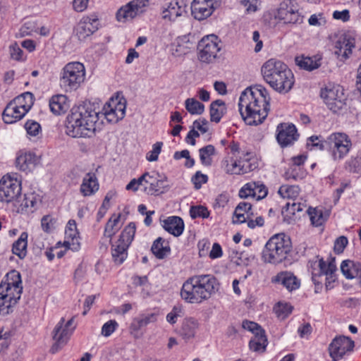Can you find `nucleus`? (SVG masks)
Returning a JSON list of instances; mask_svg holds the SVG:
<instances>
[{"instance_id":"5701e85b","label":"nucleus","mask_w":361,"mask_h":361,"mask_svg":"<svg viewBox=\"0 0 361 361\" xmlns=\"http://www.w3.org/2000/svg\"><path fill=\"white\" fill-rule=\"evenodd\" d=\"M276 131L277 141L282 147L293 145L299 137L297 129L293 124L281 123L277 126Z\"/></svg>"},{"instance_id":"f8f14e48","label":"nucleus","mask_w":361,"mask_h":361,"mask_svg":"<svg viewBox=\"0 0 361 361\" xmlns=\"http://www.w3.org/2000/svg\"><path fill=\"white\" fill-rule=\"evenodd\" d=\"M219 42L218 37L215 35L202 37L197 44L198 59L205 63H213L221 50Z\"/></svg>"},{"instance_id":"9d476101","label":"nucleus","mask_w":361,"mask_h":361,"mask_svg":"<svg viewBox=\"0 0 361 361\" xmlns=\"http://www.w3.org/2000/svg\"><path fill=\"white\" fill-rule=\"evenodd\" d=\"M136 226L135 223H129L121 232L117 241L112 244L111 255L115 263L122 264L128 256V248L134 239Z\"/></svg>"},{"instance_id":"bf43d9fd","label":"nucleus","mask_w":361,"mask_h":361,"mask_svg":"<svg viewBox=\"0 0 361 361\" xmlns=\"http://www.w3.org/2000/svg\"><path fill=\"white\" fill-rule=\"evenodd\" d=\"M307 207L306 202L302 201V200H295L293 202H288L286 204V209L288 212L292 214H295V212H302Z\"/></svg>"},{"instance_id":"a18cd8bd","label":"nucleus","mask_w":361,"mask_h":361,"mask_svg":"<svg viewBox=\"0 0 361 361\" xmlns=\"http://www.w3.org/2000/svg\"><path fill=\"white\" fill-rule=\"evenodd\" d=\"M215 147L212 145H208L199 149L200 159L201 163L204 166H210L212 162V157L215 154Z\"/></svg>"},{"instance_id":"20e7f679","label":"nucleus","mask_w":361,"mask_h":361,"mask_svg":"<svg viewBox=\"0 0 361 361\" xmlns=\"http://www.w3.org/2000/svg\"><path fill=\"white\" fill-rule=\"evenodd\" d=\"M261 72L264 80L280 94L288 93L294 85L292 71L279 60L271 59L267 61L262 66Z\"/></svg>"},{"instance_id":"b1692460","label":"nucleus","mask_w":361,"mask_h":361,"mask_svg":"<svg viewBox=\"0 0 361 361\" xmlns=\"http://www.w3.org/2000/svg\"><path fill=\"white\" fill-rule=\"evenodd\" d=\"M80 234L75 220L68 221L65 228V240L63 246L73 251H78L80 248Z\"/></svg>"},{"instance_id":"7c9ffc66","label":"nucleus","mask_w":361,"mask_h":361,"mask_svg":"<svg viewBox=\"0 0 361 361\" xmlns=\"http://www.w3.org/2000/svg\"><path fill=\"white\" fill-rule=\"evenodd\" d=\"M163 228L174 236L180 235L184 230V223L180 217L171 216L162 221Z\"/></svg>"},{"instance_id":"6e6d98bb","label":"nucleus","mask_w":361,"mask_h":361,"mask_svg":"<svg viewBox=\"0 0 361 361\" xmlns=\"http://www.w3.org/2000/svg\"><path fill=\"white\" fill-rule=\"evenodd\" d=\"M25 129L30 137H37L41 132L39 123L32 120H29L25 123Z\"/></svg>"},{"instance_id":"2eb2a0df","label":"nucleus","mask_w":361,"mask_h":361,"mask_svg":"<svg viewBox=\"0 0 361 361\" xmlns=\"http://www.w3.org/2000/svg\"><path fill=\"white\" fill-rule=\"evenodd\" d=\"M275 18L284 23L300 24L303 22V16L292 0H283L280 4Z\"/></svg>"},{"instance_id":"473e14b6","label":"nucleus","mask_w":361,"mask_h":361,"mask_svg":"<svg viewBox=\"0 0 361 361\" xmlns=\"http://www.w3.org/2000/svg\"><path fill=\"white\" fill-rule=\"evenodd\" d=\"M295 61L298 66L309 71L317 69L321 66V57L318 56L312 57L299 56L295 57Z\"/></svg>"},{"instance_id":"f257e3e1","label":"nucleus","mask_w":361,"mask_h":361,"mask_svg":"<svg viewBox=\"0 0 361 361\" xmlns=\"http://www.w3.org/2000/svg\"><path fill=\"white\" fill-rule=\"evenodd\" d=\"M270 101L268 90L260 85L244 90L239 98L238 109L245 123L249 126L262 123L270 110Z\"/></svg>"},{"instance_id":"aec40b11","label":"nucleus","mask_w":361,"mask_h":361,"mask_svg":"<svg viewBox=\"0 0 361 361\" xmlns=\"http://www.w3.org/2000/svg\"><path fill=\"white\" fill-rule=\"evenodd\" d=\"M215 0H193L191 3V14L198 20L209 17L216 7Z\"/></svg>"},{"instance_id":"680f3d73","label":"nucleus","mask_w":361,"mask_h":361,"mask_svg":"<svg viewBox=\"0 0 361 361\" xmlns=\"http://www.w3.org/2000/svg\"><path fill=\"white\" fill-rule=\"evenodd\" d=\"M55 225L54 219L50 215H46L42 217L41 220V226L44 231L50 233L54 228Z\"/></svg>"},{"instance_id":"6e6552de","label":"nucleus","mask_w":361,"mask_h":361,"mask_svg":"<svg viewBox=\"0 0 361 361\" xmlns=\"http://www.w3.org/2000/svg\"><path fill=\"white\" fill-rule=\"evenodd\" d=\"M352 148L349 136L343 133H334L326 139V149L334 161L343 159Z\"/></svg>"},{"instance_id":"4c0bfd02","label":"nucleus","mask_w":361,"mask_h":361,"mask_svg":"<svg viewBox=\"0 0 361 361\" xmlns=\"http://www.w3.org/2000/svg\"><path fill=\"white\" fill-rule=\"evenodd\" d=\"M226 112V104L221 99L215 100L210 104V118L212 121L219 123Z\"/></svg>"},{"instance_id":"864d4df0","label":"nucleus","mask_w":361,"mask_h":361,"mask_svg":"<svg viewBox=\"0 0 361 361\" xmlns=\"http://www.w3.org/2000/svg\"><path fill=\"white\" fill-rule=\"evenodd\" d=\"M190 215L193 219L198 217L205 219L209 217V212L207 207L202 205L192 206L190 209Z\"/></svg>"},{"instance_id":"5fc2aeb1","label":"nucleus","mask_w":361,"mask_h":361,"mask_svg":"<svg viewBox=\"0 0 361 361\" xmlns=\"http://www.w3.org/2000/svg\"><path fill=\"white\" fill-rule=\"evenodd\" d=\"M293 307L288 303L279 302L274 307V312L281 319H285L292 312Z\"/></svg>"},{"instance_id":"49530a36","label":"nucleus","mask_w":361,"mask_h":361,"mask_svg":"<svg viewBox=\"0 0 361 361\" xmlns=\"http://www.w3.org/2000/svg\"><path fill=\"white\" fill-rule=\"evenodd\" d=\"M267 345V338L264 333L254 335L251 338L249 346L253 351H263Z\"/></svg>"},{"instance_id":"dca6fc26","label":"nucleus","mask_w":361,"mask_h":361,"mask_svg":"<svg viewBox=\"0 0 361 361\" xmlns=\"http://www.w3.org/2000/svg\"><path fill=\"white\" fill-rule=\"evenodd\" d=\"M64 322V318H61L53 331V339L56 343L51 348L52 353H55L61 348V345L67 342L75 329V326H72L73 323V318L69 319L66 324Z\"/></svg>"},{"instance_id":"de8ad7c7","label":"nucleus","mask_w":361,"mask_h":361,"mask_svg":"<svg viewBox=\"0 0 361 361\" xmlns=\"http://www.w3.org/2000/svg\"><path fill=\"white\" fill-rule=\"evenodd\" d=\"M186 110L192 115H200L204 111V106L194 98H188L185 101Z\"/></svg>"},{"instance_id":"e2e57ef3","label":"nucleus","mask_w":361,"mask_h":361,"mask_svg":"<svg viewBox=\"0 0 361 361\" xmlns=\"http://www.w3.org/2000/svg\"><path fill=\"white\" fill-rule=\"evenodd\" d=\"M242 326L243 329L251 331L254 335L264 333V331L258 324L254 322L245 320L243 322Z\"/></svg>"},{"instance_id":"c85d7f7f","label":"nucleus","mask_w":361,"mask_h":361,"mask_svg":"<svg viewBox=\"0 0 361 361\" xmlns=\"http://www.w3.org/2000/svg\"><path fill=\"white\" fill-rule=\"evenodd\" d=\"M99 188V184L97 176L93 173H87L82 178L80 187V192L84 197L94 195Z\"/></svg>"},{"instance_id":"e433bc0d","label":"nucleus","mask_w":361,"mask_h":361,"mask_svg":"<svg viewBox=\"0 0 361 361\" xmlns=\"http://www.w3.org/2000/svg\"><path fill=\"white\" fill-rule=\"evenodd\" d=\"M27 233L23 232L13 244L12 252L20 259H23L27 255Z\"/></svg>"},{"instance_id":"09e8293b","label":"nucleus","mask_w":361,"mask_h":361,"mask_svg":"<svg viewBox=\"0 0 361 361\" xmlns=\"http://www.w3.org/2000/svg\"><path fill=\"white\" fill-rule=\"evenodd\" d=\"M1 284H5L13 288H16V286L23 287L20 273L16 270L11 271L6 274L5 280Z\"/></svg>"},{"instance_id":"cd10ccee","label":"nucleus","mask_w":361,"mask_h":361,"mask_svg":"<svg viewBox=\"0 0 361 361\" xmlns=\"http://www.w3.org/2000/svg\"><path fill=\"white\" fill-rule=\"evenodd\" d=\"M341 270L348 279H355L361 287V264L352 260H344L341 264Z\"/></svg>"},{"instance_id":"f3484780","label":"nucleus","mask_w":361,"mask_h":361,"mask_svg":"<svg viewBox=\"0 0 361 361\" xmlns=\"http://www.w3.org/2000/svg\"><path fill=\"white\" fill-rule=\"evenodd\" d=\"M354 341L345 336L335 338L329 346L330 357L333 361H339L348 353L353 350Z\"/></svg>"},{"instance_id":"bb28decb","label":"nucleus","mask_w":361,"mask_h":361,"mask_svg":"<svg viewBox=\"0 0 361 361\" xmlns=\"http://www.w3.org/2000/svg\"><path fill=\"white\" fill-rule=\"evenodd\" d=\"M38 157L31 152H20L16 159V167L22 171H30L38 164Z\"/></svg>"},{"instance_id":"a19ab883","label":"nucleus","mask_w":361,"mask_h":361,"mask_svg":"<svg viewBox=\"0 0 361 361\" xmlns=\"http://www.w3.org/2000/svg\"><path fill=\"white\" fill-rule=\"evenodd\" d=\"M224 171L228 174H243L239 159L226 157L222 162Z\"/></svg>"},{"instance_id":"c9c22d12","label":"nucleus","mask_w":361,"mask_h":361,"mask_svg":"<svg viewBox=\"0 0 361 361\" xmlns=\"http://www.w3.org/2000/svg\"><path fill=\"white\" fill-rule=\"evenodd\" d=\"M252 209V205L248 202H240L236 207L233 217V222L234 224H242L247 221L249 218V213Z\"/></svg>"},{"instance_id":"8fccbe9b","label":"nucleus","mask_w":361,"mask_h":361,"mask_svg":"<svg viewBox=\"0 0 361 361\" xmlns=\"http://www.w3.org/2000/svg\"><path fill=\"white\" fill-rule=\"evenodd\" d=\"M23 291V287L16 286L13 288L11 286H6L5 284H0V295L4 294V297L9 298L10 300L13 299V295L16 296V301L20 298L21 293Z\"/></svg>"},{"instance_id":"0e129e2a","label":"nucleus","mask_w":361,"mask_h":361,"mask_svg":"<svg viewBox=\"0 0 361 361\" xmlns=\"http://www.w3.org/2000/svg\"><path fill=\"white\" fill-rule=\"evenodd\" d=\"M162 147V142H156L152 146V149L149 151L147 155L146 159L149 161H157L159 157V154L161 152Z\"/></svg>"},{"instance_id":"58836bf2","label":"nucleus","mask_w":361,"mask_h":361,"mask_svg":"<svg viewBox=\"0 0 361 361\" xmlns=\"http://www.w3.org/2000/svg\"><path fill=\"white\" fill-rule=\"evenodd\" d=\"M157 321V314L154 313L143 314L135 318L130 324L131 331H138L150 323Z\"/></svg>"},{"instance_id":"f704fd0d","label":"nucleus","mask_w":361,"mask_h":361,"mask_svg":"<svg viewBox=\"0 0 361 361\" xmlns=\"http://www.w3.org/2000/svg\"><path fill=\"white\" fill-rule=\"evenodd\" d=\"M199 327L197 321L193 318L185 319L180 329V335L185 340H188L195 336Z\"/></svg>"},{"instance_id":"a878e982","label":"nucleus","mask_w":361,"mask_h":361,"mask_svg":"<svg viewBox=\"0 0 361 361\" xmlns=\"http://www.w3.org/2000/svg\"><path fill=\"white\" fill-rule=\"evenodd\" d=\"M272 283L283 285L288 291L298 289L300 286V281L291 272L281 271L271 279Z\"/></svg>"},{"instance_id":"69168bd1","label":"nucleus","mask_w":361,"mask_h":361,"mask_svg":"<svg viewBox=\"0 0 361 361\" xmlns=\"http://www.w3.org/2000/svg\"><path fill=\"white\" fill-rule=\"evenodd\" d=\"M207 180V176L202 173L200 171L196 172V173L192 178V181L196 189H200L202 184L206 183Z\"/></svg>"},{"instance_id":"603ef678","label":"nucleus","mask_w":361,"mask_h":361,"mask_svg":"<svg viewBox=\"0 0 361 361\" xmlns=\"http://www.w3.org/2000/svg\"><path fill=\"white\" fill-rule=\"evenodd\" d=\"M307 145L310 150L326 149V140H322L321 137L312 136L307 139Z\"/></svg>"},{"instance_id":"ea45409f","label":"nucleus","mask_w":361,"mask_h":361,"mask_svg":"<svg viewBox=\"0 0 361 361\" xmlns=\"http://www.w3.org/2000/svg\"><path fill=\"white\" fill-rule=\"evenodd\" d=\"M164 244V240L161 238L156 239L151 247L152 253L159 259L164 258L170 252V247L167 243Z\"/></svg>"},{"instance_id":"72a5a7b5","label":"nucleus","mask_w":361,"mask_h":361,"mask_svg":"<svg viewBox=\"0 0 361 361\" xmlns=\"http://www.w3.org/2000/svg\"><path fill=\"white\" fill-rule=\"evenodd\" d=\"M355 38L349 34H345L336 42L335 48L343 49L344 58H348L352 54V49L355 47Z\"/></svg>"},{"instance_id":"423d86ee","label":"nucleus","mask_w":361,"mask_h":361,"mask_svg":"<svg viewBox=\"0 0 361 361\" xmlns=\"http://www.w3.org/2000/svg\"><path fill=\"white\" fill-rule=\"evenodd\" d=\"M85 78L83 63L74 61L68 63L60 73L59 85L66 92H71L79 88Z\"/></svg>"},{"instance_id":"0eeeda50","label":"nucleus","mask_w":361,"mask_h":361,"mask_svg":"<svg viewBox=\"0 0 361 361\" xmlns=\"http://www.w3.org/2000/svg\"><path fill=\"white\" fill-rule=\"evenodd\" d=\"M34 104V97L30 92H25L16 97L5 108L3 120L6 123H14L21 120Z\"/></svg>"},{"instance_id":"39448f33","label":"nucleus","mask_w":361,"mask_h":361,"mask_svg":"<svg viewBox=\"0 0 361 361\" xmlns=\"http://www.w3.org/2000/svg\"><path fill=\"white\" fill-rule=\"evenodd\" d=\"M291 242L284 233L273 235L266 243L262 251L264 262L277 264L286 259L290 251Z\"/></svg>"},{"instance_id":"393cba45","label":"nucleus","mask_w":361,"mask_h":361,"mask_svg":"<svg viewBox=\"0 0 361 361\" xmlns=\"http://www.w3.org/2000/svg\"><path fill=\"white\" fill-rule=\"evenodd\" d=\"M184 0H172L161 13L162 18L167 21H175L178 17L186 13Z\"/></svg>"},{"instance_id":"412c9836","label":"nucleus","mask_w":361,"mask_h":361,"mask_svg":"<svg viewBox=\"0 0 361 361\" xmlns=\"http://www.w3.org/2000/svg\"><path fill=\"white\" fill-rule=\"evenodd\" d=\"M268 189L266 185L260 181H252L245 184L239 190L240 198L252 197L260 200L267 197Z\"/></svg>"},{"instance_id":"37998d69","label":"nucleus","mask_w":361,"mask_h":361,"mask_svg":"<svg viewBox=\"0 0 361 361\" xmlns=\"http://www.w3.org/2000/svg\"><path fill=\"white\" fill-rule=\"evenodd\" d=\"M300 192V189L298 185H283L278 190V193L281 197L290 199L293 201L297 200Z\"/></svg>"},{"instance_id":"79ce46f5","label":"nucleus","mask_w":361,"mask_h":361,"mask_svg":"<svg viewBox=\"0 0 361 361\" xmlns=\"http://www.w3.org/2000/svg\"><path fill=\"white\" fill-rule=\"evenodd\" d=\"M239 161L241 165L240 167L243 171V174L253 171L257 166L255 159L252 157L250 152L243 153L242 156L240 157Z\"/></svg>"},{"instance_id":"4468645a","label":"nucleus","mask_w":361,"mask_h":361,"mask_svg":"<svg viewBox=\"0 0 361 361\" xmlns=\"http://www.w3.org/2000/svg\"><path fill=\"white\" fill-rule=\"evenodd\" d=\"M142 180H144L143 191L149 195H159L169 189L166 177L159 173L146 172L142 175Z\"/></svg>"},{"instance_id":"a211bd4d","label":"nucleus","mask_w":361,"mask_h":361,"mask_svg":"<svg viewBox=\"0 0 361 361\" xmlns=\"http://www.w3.org/2000/svg\"><path fill=\"white\" fill-rule=\"evenodd\" d=\"M309 268L311 269L312 280L314 283H319L317 277L325 275L326 279L332 277V274L336 269L334 260L326 263L323 259L317 257L314 259L309 262Z\"/></svg>"},{"instance_id":"2f4dec72","label":"nucleus","mask_w":361,"mask_h":361,"mask_svg":"<svg viewBox=\"0 0 361 361\" xmlns=\"http://www.w3.org/2000/svg\"><path fill=\"white\" fill-rule=\"evenodd\" d=\"M307 213L310 216L311 224L316 227L322 226L329 216V212L323 208L309 207Z\"/></svg>"},{"instance_id":"1a4fd4ad","label":"nucleus","mask_w":361,"mask_h":361,"mask_svg":"<svg viewBox=\"0 0 361 361\" xmlns=\"http://www.w3.org/2000/svg\"><path fill=\"white\" fill-rule=\"evenodd\" d=\"M320 95L327 107L334 113L338 112L346 105L347 96L344 88L338 84L327 83L321 90Z\"/></svg>"},{"instance_id":"9b49d317","label":"nucleus","mask_w":361,"mask_h":361,"mask_svg":"<svg viewBox=\"0 0 361 361\" xmlns=\"http://www.w3.org/2000/svg\"><path fill=\"white\" fill-rule=\"evenodd\" d=\"M20 193L21 180L18 173H7L0 179V201L11 202Z\"/></svg>"},{"instance_id":"774afa93","label":"nucleus","mask_w":361,"mask_h":361,"mask_svg":"<svg viewBox=\"0 0 361 361\" xmlns=\"http://www.w3.org/2000/svg\"><path fill=\"white\" fill-rule=\"evenodd\" d=\"M11 57L14 60H21L23 56V51L20 47L14 43L9 47Z\"/></svg>"},{"instance_id":"338daca9","label":"nucleus","mask_w":361,"mask_h":361,"mask_svg":"<svg viewBox=\"0 0 361 361\" xmlns=\"http://www.w3.org/2000/svg\"><path fill=\"white\" fill-rule=\"evenodd\" d=\"M241 4L245 8L247 13H252L258 10L259 4L257 0H243Z\"/></svg>"},{"instance_id":"6ab92c4d","label":"nucleus","mask_w":361,"mask_h":361,"mask_svg":"<svg viewBox=\"0 0 361 361\" xmlns=\"http://www.w3.org/2000/svg\"><path fill=\"white\" fill-rule=\"evenodd\" d=\"M99 25L96 15L83 16L75 27V35L80 40H84L99 29Z\"/></svg>"},{"instance_id":"3c124183","label":"nucleus","mask_w":361,"mask_h":361,"mask_svg":"<svg viewBox=\"0 0 361 361\" xmlns=\"http://www.w3.org/2000/svg\"><path fill=\"white\" fill-rule=\"evenodd\" d=\"M17 303L16 297L13 295V299L4 297V295H0V314H8L12 310V307Z\"/></svg>"},{"instance_id":"13d9d810","label":"nucleus","mask_w":361,"mask_h":361,"mask_svg":"<svg viewBox=\"0 0 361 361\" xmlns=\"http://www.w3.org/2000/svg\"><path fill=\"white\" fill-rule=\"evenodd\" d=\"M118 328V322L111 319L104 323L102 327L101 334L104 337L110 336Z\"/></svg>"},{"instance_id":"4be33fe9","label":"nucleus","mask_w":361,"mask_h":361,"mask_svg":"<svg viewBox=\"0 0 361 361\" xmlns=\"http://www.w3.org/2000/svg\"><path fill=\"white\" fill-rule=\"evenodd\" d=\"M146 4L147 1L145 0H133L118 11L116 13L117 20L121 22L132 20L137 15L143 12Z\"/></svg>"},{"instance_id":"c756f323","label":"nucleus","mask_w":361,"mask_h":361,"mask_svg":"<svg viewBox=\"0 0 361 361\" xmlns=\"http://www.w3.org/2000/svg\"><path fill=\"white\" fill-rule=\"evenodd\" d=\"M50 111L55 115L66 113L70 107L68 97L64 94H56L49 99Z\"/></svg>"},{"instance_id":"052dcab7","label":"nucleus","mask_w":361,"mask_h":361,"mask_svg":"<svg viewBox=\"0 0 361 361\" xmlns=\"http://www.w3.org/2000/svg\"><path fill=\"white\" fill-rule=\"evenodd\" d=\"M37 202V198L34 194H26L25 195L23 201L21 204V210L23 211L24 209H27L29 208L32 209L36 206Z\"/></svg>"},{"instance_id":"c03bdc74","label":"nucleus","mask_w":361,"mask_h":361,"mask_svg":"<svg viewBox=\"0 0 361 361\" xmlns=\"http://www.w3.org/2000/svg\"><path fill=\"white\" fill-rule=\"evenodd\" d=\"M119 222H120V215H114L108 221V222L106 225L105 229H104V236L105 238H109V242L111 241V238L119 230V228H120Z\"/></svg>"},{"instance_id":"ddd939ff","label":"nucleus","mask_w":361,"mask_h":361,"mask_svg":"<svg viewBox=\"0 0 361 361\" xmlns=\"http://www.w3.org/2000/svg\"><path fill=\"white\" fill-rule=\"evenodd\" d=\"M126 102L119 96L111 97L104 105L100 118L104 117L108 122L116 123L126 115Z\"/></svg>"},{"instance_id":"f03ea898","label":"nucleus","mask_w":361,"mask_h":361,"mask_svg":"<svg viewBox=\"0 0 361 361\" xmlns=\"http://www.w3.org/2000/svg\"><path fill=\"white\" fill-rule=\"evenodd\" d=\"M102 124L100 111L91 104L74 106L66 117V133L73 138H86L94 135Z\"/></svg>"},{"instance_id":"7ed1b4c3","label":"nucleus","mask_w":361,"mask_h":361,"mask_svg":"<svg viewBox=\"0 0 361 361\" xmlns=\"http://www.w3.org/2000/svg\"><path fill=\"white\" fill-rule=\"evenodd\" d=\"M219 288L217 279L211 274L195 275L183 284L180 296L188 303L200 304L208 300Z\"/></svg>"},{"instance_id":"4d7b16f0","label":"nucleus","mask_w":361,"mask_h":361,"mask_svg":"<svg viewBox=\"0 0 361 361\" xmlns=\"http://www.w3.org/2000/svg\"><path fill=\"white\" fill-rule=\"evenodd\" d=\"M345 169L350 172L361 173V156L351 158L345 163Z\"/></svg>"}]
</instances>
